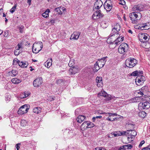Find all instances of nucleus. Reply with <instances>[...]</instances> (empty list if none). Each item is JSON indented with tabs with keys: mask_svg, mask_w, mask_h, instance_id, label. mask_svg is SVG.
I'll return each mask as SVG.
<instances>
[{
	"mask_svg": "<svg viewBox=\"0 0 150 150\" xmlns=\"http://www.w3.org/2000/svg\"><path fill=\"white\" fill-rule=\"evenodd\" d=\"M124 40V37L123 36H118L114 41L113 42V43L116 45H117L120 44Z\"/></svg>",
	"mask_w": 150,
	"mask_h": 150,
	"instance_id": "nucleus-14",
	"label": "nucleus"
},
{
	"mask_svg": "<svg viewBox=\"0 0 150 150\" xmlns=\"http://www.w3.org/2000/svg\"><path fill=\"white\" fill-rule=\"evenodd\" d=\"M129 131L130 132V131H128V130H127L126 131H122V132H120V131H119V135H120V136L125 135L127 137L128 135L129 134L128 132Z\"/></svg>",
	"mask_w": 150,
	"mask_h": 150,
	"instance_id": "nucleus-34",
	"label": "nucleus"
},
{
	"mask_svg": "<svg viewBox=\"0 0 150 150\" xmlns=\"http://www.w3.org/2000/svg\"><path fill=\"white\" fill-rule=\"evenodd\" d=\"M137 63V61L133 58H129L127 59L125 61L126 66L129 68L134 67Z\"/></svg>",
	"mask_w": 150,
	"mask_h": 150,
	"instance_id": "nucleus-4",
	"label": "nucleus"
},
{
	"mask_svg": "<svg viewBox=\"0 0 150 150\" xmlns=\"http://www.w3.org/2000/svg\"><path fill=\"white\" fill-rule=\"evenodd\" d=\"M150 150V144L147 147H145L142 149V150Z\"/></svg>",
	"mask_w": 150,
	"mask_h": 150,
	"instance_id": "nucleus-57",
	"label": "nucleus"
},
{
	"mask_svg": "<svg viewBox=\"0 0 150 150\" xmlns=\"http://www.w3.org/2000/svg\"><path fill=\"white\" fill-rule=\"evenodd\" d=\"M141 89L144 93H146L148 92V87L147 86H144L142 87Z\"/></svg>",
	"mask_w": 150,
	"mask_h": 150,
	"instance_id": "nucleus-35",
	"label": "nucleus"
},
{
	"mask_svg": "<svg viewBox=\"0 0 150 150\" xmlns=\"http://www.w3.org/2000/svg\"><path fill=\"white\" fill-rule=\"evenodd\" d=\"M106 100H109L111 99V96L110 95H108L107 94V95L106 97Z\"/></svg>",
	"mask_w": 150,
	"mask_h": 150,
	"instance_id": "nucleus-58",
	"label": "nucleus"
},
{
	"mask_svg": "<svg viewBox=\"0 0 150 150\" xmlns=\"http://www.w3.org/2000/svg\"><path fill=\"white\" fill-rule=\"evenodd\" d=\"M52 59L50 58V59L47 60L45 63L44 65L47 68L52 65Z\"/></svg>",
	"mask_w": 150,
	"mask_h": 150,
	"instance_id": "nucleus-24",
	"label": "nucleus"
},
{
	"mask_svg": "<svg viewBox=\"0 0 150 150\" xmlns=\"http://www.w3.org/2000/svg\"><path fill=\"white\" fill-rule=\"evenodd\" d=\"M21 48H22V44L21 43L18 44L15 47L16 50H19Z\"/></svg>",
	"mask_w": 150,
	"mask_h": 150,
	"instance_id": "nucleus-45",
	"label": "nucleus"
},
{
	"mask_svg": "<svg viewBox=\"0 0 150 150\" xmlns=\"http://www.w3.org/2000/svg\"><path fill=\"white\" fill-rule=\"evenodd\" d=\"M145 26H146V28L145 29V30L148 29L150 28V22L145 23Z\"/></svg>",
	"mask_w": 150,
	"mask_h": 150,
	"instance_id": "nucleus-51",
	"label": "nucleus"
},
{
	"mask_svg": "<svg viewBox=\"0 0 150 150\" xmlns=\"http://www.w3.org/2000/svg\"><path fill=\"white\" fill-rule=\"evenodd\" d=\"M114 28L116 29L117 31H119L120 30V25L118 24H116Z\"/></svg>",
	"mask_w": 150,
	"mask_h": 150,
	"instance_id": "nucleus-46",
	"label": "nucleus"
},
{
	"mask_svg": "<svg viewBox=\"0 0 150 150\" xmlns=\"http://www.w3.org/2000/svg\"><path fill=\"white\" fill-rule=\"evenodd\" d=\"M64 133L69 138H72L74 135V131L72 130L67 129L64 131Z\"/></svg>",
	"mask_w": 150,
	"mask_h": 150,
	"instance_id": "nucleus-11",
	"label": "nucleus"
},
{
	"mask_svg": "<svg viewBox=\"0 0 150 150\" xmlns=\"http://www.w3.org/2000/svg\"><path fill=\"white\" fill-rule=\"evenodd\" d=\"M24 28V27L23 25H21L18 27V28L19 30V32L20 33H22L23 32V29Z\"/></svg>",
	"mask_w": 150,
	"mask_h": 150,
	"instance_id": "nucleus-47",
	"label": "nucleus"
},
{
	"mask_svg": "<svg viewBox=\"0 0 150 150\" xmlns=\"http://www.w3.org/2000/svg\"><path fill=\"white\" fill-rule=\"evenodd\" d=\"M86 118V117L84 115H79L76 119V120L78 122L81 123Z\"/></svg>",
	"mask_w": 150,
	"mask_h": 150,
	"instance_id": "nucleus-22",
	"label": "nucleus"
},
{
	"mask_svg": "<svg viewBox=\"0 0 150 150\" xmlns=\"http://www.w3.org/2000/svg\"><path fill=\"white\" fill-rule=\"evenodd\" d=\"M42 78L39 77L34 80L33 82V85L34 87H38L42 84Z\"/></svg>",
	"mask_w": 150,
	"mask_h": 150,
	"instance_id": "nucleus-10",
	"label": "nucleus"
},
{
	"mask_svg": "<svg viewBox=\"0 0 150 150\" xmlns=\"http://www.w3.org/2000/svg\"><path fill=\"white\" fill-rule=\"evenodd\" d=\"M80 34V32L75 31L71 35L70 38V39L77 40L79 38Z\"/></svg>",
	"mask_w": 150,
	"mask_h": 150,
	"instance_id": "nucleus-15",
	"label": "nucleus"
},
{
	"mask_svg": "<svg viewBox=\"0 0 150 150\" xmlns=\"http://www.w3.org/2000/svg\"><path fill=\"white\" fill-rule=\"evenodd\" d=\"M20 53L19 51L16 49V50H15L14 51V54L16 56H17L19 55Z\"/></svg>",
	"mask_w": 150,
	"mask_h": 150,
	"instance_id": "nucleus-56",
	"label": "nucleus"
},
{
	"mask_svg": "<svg viewBox=\"0 0 150 150\" xmlns=\"http://www.w3.org/2000/svg\"><path fill=\"white\" fill-rule=\"evenodd\" d=\"M143 74V71L141 70H136L133 72L131 74V76H139Z\"/></svg>",
	"mask_w": 150,
	"mask_h": 150,
	"instance_id": "nucleus-17",
	"label": "nucleus"
},
{
	"mask_svg": "<svg viewBox=\"0 0 150 150\" xmlns=\"http://www.w3.org/2000/svg\"><path fill=\"white\" fill-rule=\"evenodd\" d=\"M132 146L131 144H129L125 145L123 146L120 147V149H130L132 148Z\"/></svg>",
	"mask_w": 150,
	"mask_h": 150,
	"instance_id": "nucleus-28",
	"label": "nucleus"
},
{
	"mask_svg": "<svg viewBox=\"0 0 150 150\" xmlns=\"http://www.w3.org/2000/svg\"><path fill=\"white\" fill-rule=\"evenodd\" d=\"M119 131L115 132L113 133H111L108 136L109 138H111L112 137H115L117 136H120L119 135Z\"/></svg>",
	"mask_w": 150,
	"mask_h": 150,
	"instance_id": "nucleus-25",
	"label": "nucleus"
},
{
	"mask_svg": "<svg viewBox=\"0 0 150 150\" xmlns=\"http://www.w3.org/2000/svg\"><path fill=\"white\" fill-rule=\"evenodd\" d=\"M103 4V2L101 0H97L95 2L93 8L95 12L92 16V18L93 20H96L103 16V14L101 13V11L99 10Z\"/></svg>",
	"mask_w": 150,
	"mask_h": 150,
	"instance_id": "nucleus-1",
	"label": "nucleus"
},
{
	"mask_svg": "<svg viewBox=\"0 0 150 150\" xmlns=\"http://www.w3.org/2000/svg\"><path fill=\"white\" fill-rule=\"evenodd\" d=\"M50 12V10L48 9H47L44 13L42 14V16L44 18H47L49 16V13Z\"/></svg>",
	"mask_w": 150,
	"mask_h": 150,
	"instance_id": "nucleus-31",
	"label": "nucleus"
},
{
	"mask_svg": "<svg viewBox=\"0 0 150 150\" xmlns=\"http://www.w3.org/2000/svg\"><path fill=\"white\" fill-rule=\"evenodd\" d=\"M119 3L121 5H124L125 4V1L124 0H120Z\"/></svg>",
	"mask_w": 150,
	"mask_h": 150,
	"instance_id": "nucleus-59",
	"label": "nucleus"
},
{
	"mask_svg": "<svg viewBox=\"0 0 150 150\" xmlns=\"http://www.w3.org/2000/svg\"><path fill=\"white\" fill-rule=\"evenodd\" d=\"M111 37H110V35L109 36V37L107 39V42L108 44H111L112 43V44H114L113 43V40H111Z\"/></svg>",
	"mask_w": 150,
	"mask_h": 150,
	"instance_id": "nucleus-49",
	"label": "nucleus"
},
{
	"mask_svg": "<svg viewBox=\"0 0 150 150\" xmlns=\"http://www.w3.org/2000/svg\"><path fill=\"white\" fill-rule=\"evenodd\" d=\"M54 11L60 15H61L62 13V12L64 11H66L65 8L62 7H59L58 8H55Z\"/></svg>",
	"mask_w": 150,
	"mask_h": 150,
	"instance_id": "nucleus-20",
	"label": "nucleus"
},
{
	"mask_svg": "<svg viewBox=\"0 0 150 150\" xmlns=\"http://www.w3.org/2000/svg\"><path fill=\"white\" fill-rule=\"evenodd\" d=\"M107 57H104L101 59H99L98 60V61L96 62H100V63L98 64V65H99L100 67L101 68L103 67L104 65L105 62L106 61H105V59Z\"/></svg>",
	"mask_w": 150,
	"mask_h": 150,
	"instance_id": "nucleus-19",
	"label": "nucleus"
},
{
	"mask_svg": "<svg viewBox=\"0 0 150 150\" xmlns=\"http://www.w3.org/2000/svg\"><path fill=\"white\" fill-rule=\"evenodd\" d=\"M104 8L107 11H110L112 8V4L111 2L109 0L105 2L104 4Z\"/></svg>",
	"mask_w": 150,
	"mask_h": 150,
	"instance_id": "nucleus-9",
	"label": "nucleus"
},
{
	"mask_svg": "<svg viewBox=\"0 0 150 150\" xmlns=\"http://www.w3.org/2000/svg\"><path fill=\"white\" fill-rule=\"evenodd\" d=\"M144 44V45L142 46L144 47L145 48H148L150 47V44L148 42H146Z\"/></svg>",
	"mask_w": 150,
	"mask_h": 150,
	"instance_id": "nucleus-41",
	"label": "nucleus"
},
{
	"mask_svg": "<svg viewBox=\"0 0 150 150\" xmlns=\"http://www.w3.org/2000/svg\"><path fill=\"white\" fill-rule=\"evenodd\" d=\"M102 117L101 116H96V117H94L93 118V120H95L96 118H101Z\"/></svg>",
	"mask_w": 150,
	"mask_h": 150,
	"instance_id": "nucleus-62",
	"label": "nucleus"
},
{
	"mask_svg": "<svg viewBox=\"0 0 150 150\" xmlns=\"http://www.w3.org/2000/svg\"><path fill=\"white\" fill-rule=\"evenodd\" d=\"M27 121L25 120H22L21 121V125L23 127H25L28 125Z\"/></svg>",
	"mask_w": 150,
	"mask_h": 150,
	"instance_id": "nucleus-38",
	"label": "nucleus"
},
{
	"mask_svg": "<svg viewBox=\"0 0 150 150\" xmlns=\"http://www.w3.org/2000/svg\"><path fill=\"white\" fill-rule=\"evenodd\" d=\"M79 71V69L78 68L74 67L71 68L69 70V73L71 75L75 74L76 73L78 72Z\"/></svg>",
	"mask_w": 150,
	"mask_h": 150,
	"instance_id": "nucleus-18",
	"label": "nucleus"
},
{
	"mask_svg": "<svg viewBox=\"0 0 150 150\" xmlns=\"http://www.w3.org/2000/svg\"><path fill=\"white\" fill-rule=\"evenodd\" d=\"M140 97H136L135 98H133L132 99V102L134 103L138 102L137 100L139 99V98L141 99Z\"/></svg>",
	"mask_w": 150,
	"mask_h": 150,
	"instance_id": "nucleus-48",
	"label": "nucleus"
},
{
	"mask_svg": "<svg viewBox=\"0 0 150 150\" xmlns=\"http://www.w3.org/2000/svg\"><path fill=\"white\" fill-rule=\"evenodd\" d=\"M107 93L104 91H101V93L98 94V95L100 96L106 97L107 95Z\"/></svg>",
	"mask_w": 150,
	"mask_h": 150,
	"instance_id": "nucleus-42",
	"label": "nucleus"
},
{
	"mask_svg": "<svg viewBox=\"0 0 150 150\" xmlns=\"http://www.w3.org/2000/svg\"><path fill=\"white\" fill-rule=\"evenodd\" d=\"M138 94H139L141 96H143L144 95V93L141 91V89L139 90V91L138 92Z\"/></svg>",
	"mask_w": 150,
	"mask_h": 150,
	"instance_id": "nucleus-61",
	"label": "nucleus"
},
{
	"mask_svg": "<svg viewBox=\"0 0 150 150\" xmlns=\"http://www.w3.org/2000/svg\"><path fill=\"white\" fill-rule=\"evenodd\" d=\"M139 40L140 42L144 43L145 42H147L149 39V35L145 33H139L138 35Z\"/></svg>",
	"mask_w": 150,
	"mask_h": 150,
	"instance_id": "nucleus-7",
	"label": "nucleus"
},
{
	"mask_svg": "<svg viewBox=\"0 0 150 150\" xmlns=\"http://www.w3.org/2000/svg\"><path fill=\"white\" fill-rule=\"evenodd\" d=\"M137 77H139V79H140V80H141L143 82L145 80V78L144 76H142H142H139Z\"/></svg>",
	"mask_w": 150,
	"mask_h": 150,
	"instance_id": "nucleus-52",
	"label": "nucleus"
},
{
	"mask_svg": "<svg viewBox=\"0 0 150 150\" xmlns=\"http://www.w3.org/2000/svg\"><path fill=\"white\" fill-rule=\"evenodd\" d=\"M18 65L21 67L26 68L28 65V63L26 62H21L20 61H18Z\"/></svg>",
	"mask_w": 150,
	"mask_h": 150,
	"instance_id": "nucleus-23",
	"label": "nucleus"
},
{
	"mask_svg": "<svg viewBox=\"0 0 150 150\" xmlns=\"http://www.w3.org/2000/svg\"><path fill=\"white\" fill-rule=\"evenodd\" d=\"M42 109L40 107H37L34 108L33 109V112L36 114L41 112Z\"/></svg>",
	"mask_w": 150,
	"mask_h": 150,
	"instance_id": "nucleus-27",
	"label": "nucleus"
},
{
	"mask_svg": "<svg viewBox=\"0 0 150 150\" xmlns=\"http://www.w3.org/2000/svg\"><path fill=\"white\" fill-rule=\"evenodd\" d=\"M99 63H100V62H96L95 63L93 69V71L94 72H97L100 68H101L100 67L99 65H98Z\"/></svg>",
	"mask_w": 150,
	"mask_h": 150,
	"instance_id": "nucleus-21",
	"label": "nucleus"
},
{
	"mask_svg": "<svg viewBox=\"0 0 150 150\" xmlns=\"http://www.w3.org/2000/svg\"><path fill=\"white\" fill-rule=\"evenodd\" d=\"M87 128L93 127L94 126V125L92 122L88 121Z\"/></svg>",
	"mask_w": 150,
	"mask_h": 150,
	"instance_id": "nucleus-44",
	"label": "nucleus"
},
{
	"mask_svg": "<svg viewBox=\"0 0 150 150\" xmlns=\"http://www.w3.org/2000/svg\"><path fill=\"white\" fill-rule=\"evenodd\" d=\"M128 131H130V132H128L129 134L127 137V139L129 142H131L134 139L135 137L137 134V132L134 129H130L128 130Z\"/></svg>",
	"mask_w": 150,
	"mask_h": 150,
	"instance_id": "nucleus-6",
	"label": "nucleus"
},
{
	"mask_svg": "<svg viewBox=\"0 0 150 150\" xmlns=\"http://www.w3.org/2000/svg\"><path fill=\"white\" fill-rule=\"evenodd\" d=\"M30 93L28 91H25L24 92V94H25V97H27L28 96L30 95Z\"/></svg>",
	"mask_w": 150,
	"mask_h": 150,
	"instance_id": "nucleus-53",
	"label": "nucleus"
},
{
	"mask_svg": "<svg viewBox=\"0 0 150 150\" xmlns=\"http://www.w3.org/2000/svg\"><path fill=\"white\" fill-rule=\"evenodd\" d=\"M101 114H105V115L106 116H109L108 117H113L115 116H117V113H105L104 112L102 113H101Z\"/></svg>",
	"mask_w": 150,
	"mask_h": 150,
	"instance_id": "nucleus-32",
	"label": "nucleus"
},
{
	"mask_svg": "<svg viewBox=\"0 0 150 150\" xmlns=\"http://www.w3.org/2000/svg\"><path fill=\"white\" fill-rule=\"evenodd\" d=\"M19 61L18 59H14L13 62V64L16 65L17 64L18 65V61Z\"/></svg>",
	"mask_w": 150,
	"mask_h": 150,
	"instance_id": "nucleus-55",
	"label": "nucleus"
},
{
	"mask_svg": "<svg viewBox=\"0 0 150 150\" xmlns=\"http://www.w3.org/2000/svg\"><path fill=\"white\" fill-rule=\"evenodd\" d=\"M134 125L132 123H129L126 124V127L128 129H133Z\"/></svg>",
	"mask_w": 150,
	"mask_h": 150,
	"instance_id": "nucleus-33",
	"label": "nucleus"
},
{
	"mask_svg": "<svg viewBox=\"0 0 150 150\" xmlns=\"http://www.w3.org/2000/svg\"><path fill=\"white\" fill-rule=\"evenodd\" d=\"M145 142L144 140H142L141 141L139 146V147H140L142 146L144 143Z\"/></svg>",
	"mask_w": 150,
	"mask_h": 150,
	"instance_id": "nucleus-60",
	"label": "nucleus"
},
{
	"mask_svg": "<svg viewBox=\"0 0 150 150\" xmlns=\"http://www.w3.org/2000/svg\"><path fill=\"white\" fill-rule=\"evenodd\" d=\"M8 73L9 75H10L11 74H12L11 75V76H15L17 74L18 72L16 70H12L11 72H9Z\"/></svg>",
	"mask_w": 150,
	"mask_h": 150,
	"instance_id": "nucleus-36",
	"label": "nucleus"
},
{
	"mask_svg": "<svg viewBox=\"0 0 150 150\" xmlns=\"http://www.w3.org/2000/svg\"><path fill=\"white\" fill-rule=\"evenodd\" d=\"M29 108H28L27 105H24L21 106L19 108L17 111V113L20 115H23L24 114L26 113Z\"/></svg>",
	"mask_w": 150,
	"mask_h": 150,
	"instance_id": "nucleus-8",
	"label": "nucleus"
},
{
	"mask_svg": "<svg viewBox=\"0 0 150 150\" xmlns=\"http://www.w3.org/2000/svg\"><path fill=\"white\" fill-rule=\"evenodd\" d=\"M139 116L143 118H144L146 116V112L144 111H142L139 112Z\"/></svg>",
	"mask_w": 150,
	"mask_h": 150,
	"instance_id": "nucleus-37",
	"label": "nucleus"
},
{
	"mask_svg": "<svg viewBox=\"0 0 150 150\" xmlns=\"http://www.w3.org/2000/svg\"><path fill=\"white\" fill-rule=\"evenodd\" d=\"M43 47V44L42 42H39L36 43H34L32 48L33 52L37 53L40 51Z\"/></svg>",
	"mask_w": 150,
	"mask_h": 150,
	"instance_id": "nucleus-3",
	"label": "nucleus"
},
{
	"mask_svg": "<svg viewBox=\"0 0 150 150\" xmlns=\"http://www.w3.org/2000/svg\"><path fill=\"white\" fill-rule=\"evenodd\" d=\"M142 16L141 14L139 12H132L129 15V17L133 23H135L137 21L140 19Z\"/></svg>",
	"mask_w": 150,
	"mask_h": 150,
	"instance_id": "nucleus-2",
	"label": "nucleus"
},
{
	"mask_svg": "<svg viewBox=\"0 0 150 150\" xmlns=\"http://www.w3.org/2000/svg\"><path fill=\"white\" fill-rule=\"evenodd\" d=\"M145 23H144L140 24L139 25V27H143L144 28H145V29L146 28V26L145 25Z\"/></svg>",
	"mask_w": 150,
	"mask_h": 150,
	"instance_id": "nucleus-54",
	"label": "nucleus"
},
{
	"mask_svg": "<svg viewBox=\"0 0 150 150\" xmlns=\"http://www.w3.org/2000/svg\"><path fill=\"white\" fill-rule=\"evenodd\" d=\"M8 32L7 31L4 32V36L5 37H7L8 36Z\"/></svg>",
	"mask_w": 150,
	"mask_h": 150,
	"instance_id": "nucleus-63",
	"label": "nucleus"
},
{
	"mask_svg": "<svg viewBox=\"0 0 150 150\" xmlns=\"http://www.w3.org/2000/svg\"><path fill=\"white\" fill-rule=\"evenodd\" d=\"M144 8L143 5L141 4H139L135 5L132 8V10L134 11H142Z\"/></svg>",
	"mask_w": 150,
	"mask_h": 150,
	"instance_id": "nucleus-13",
	"label": "nucleus"
},
{
	"mask_svg": "<svg viewBox=\"0 0 150 150\" xmlns=\"http://www.w3.org/2000/svg\"><path fill=\"white\" fill-rule=\"evenodd\" d=\"M88 121H86L83 122L81 126V127L84 129H85L87 128Z\"/></svg>",
	"mask_w": 150,
	"mask_h": 150,
	"instance_id": "nucleus-39",
	"label": "nucleus"
},
{
	"mask_svg": "<svg viewBox=\"0 0 150 150\" xmlns=\"http://www.w3.org/2000/svg\"><path fill=\"white\" fill-rule=\"evenodd\" d=\"M117 117H115L114 118H112V119H111L110 117H108L106 118V120H108V121H112L114 120H117Z\"/></svg>",
	"mask_w": 150,
	"mask_h": 150,
	"instance_id": "nucleus-50",
	"label": "nucleus"
},
{
	"mask_svg": "<svg viewBox=\"0 0 150 150\" xmlns=\"http://www.w3.org/2000/svg\"><path fill=\"white\" fill-rule=\"evenodd\" d=\"M63 80L62 79H58L57 81V82L58 83H60L63 82Z\"/></svg>",
	"mask_w": 150,
	"mask_h": 150,
	"instance_id": "nucleus-64",
	"label": "nucleus"
},
{
	"mask_svg": "<svg viewBox=\"0 0 150 150\" xmlns=\"http://www.w3.org/2000/svg\"><path fill=\"white\" fill-rule=\"evenodd\" d=\"M139 78V77H137L135 79L136 83L138 86L142 85L144 83Z\"/></svg>",
	"mask_w": 150,
	"mask_h": 150,
	"instance_id": "nucleus-30",
	"label": "nucleus"
},
{
	"mask_svg": "<svg viewBox=\"0 0 150 150\" xmlns=\"http://www.w3.org/2000/svg\"><path fill=\"white\" fill-rule=\"evenodd\" d=\"M139 107H141V109H147L150 107V103L148 102L144 103H140L139 105Z\"/></svg>",
	"mask_w": 150,
	"mask_h": 150,
	"instance_id": "nucleus-12",
	"label": "nucleus"
},
{
	"mask_svg": "<svg viewBox=\"0 0 150 150\" xmlns=\"http://www.w3.org/2000/svg\"><path fill=\"white\" fill-rule=\"evenodd\" d=\"M115 34L119 35V33L116 29H115L113 28L112 29L111 33L110 35V37H112L113 36L115 35Z\"/></svg>",
	"mask_w": 150,
	"mask_h": 150,
	"instance_id": "nucleus-26",
	"label": "nucleus"
},
{
	"mask_svg": "<svg viewBox=\"0 0 150 150\" xmlns=\"http://www.w3.org/2000/svg\"><path fill=\"white\" fill-rule=\"evenodd\" d=\"M11 82L14 84H18L21 82V79H18L17 78H14L11 80Z\"/></svg>",
	"mask_w": 150,
	"mask_h": 150,
	"instance_id": "nucleus-29",
	"label": "nucleus"
},
{
	"mask_svg": "<svg viewBox=\"0 0 150 150\" xmlns=\"http://www.w3.org/2000/svg\"><path fill=\"white\" fill-rule=\"evenodd\" d=\"M74 59H72L70 60V61L68 64V65L69 67H72L74 65Z\"/></svg>",
	"mask_w": 150,
	"mask_h": 150,
	"instance_id": "nucleus-40",
	"label": "nucleus"
},
{
	"mask_svg": "<svg viewBox=\"0 0 150 150\" xmlns=\"http://www.w3.org/2000/svg\"><path fill=\"white\" fill-rule=\"evenodd\" d=\"M17 6V4H15L14 6H13L12 8L10 10V11L11 13H13L15 11V10L16 9Z\"/></svg>",
	"mask_w": 150,
	"mask_h": 150,
	"instance_id": "nucleus-43",
	"label": "nucleus"
},
{
	"mask_svg": "<svg viewBox=\"0 0 150 150\" xmlns=\"http://www.w3.org/2000/svg\"><path fill=\"white\" fill-rule=\"evenodd\" d=\"M128 48V45L125 43H123L119 46L118 51L120 54H124L127 52Z\"/></svg>",
	"mask_w": 150,
	"mask_h": 150,
	"instance_id": "nucleus-5",
	"label": "nucleus"
},
{
	"mask_svg": "<svg viewBox=\"0 0 150 150\" xmlns=\"http://www.w3.org/2000/svg\"><path fill=\"white\" fill-rule=\"evenodd\" d=\"M96 81L97 83V86L98 87H99L102 86L103 83L102 77L97 76L96 79Z\"/></svg>",
	"mask_w": 150,
	"mask_h": 150,
	"instance_id": "nucleus-16",
	"label": "nucleus"
}]
</instances>
